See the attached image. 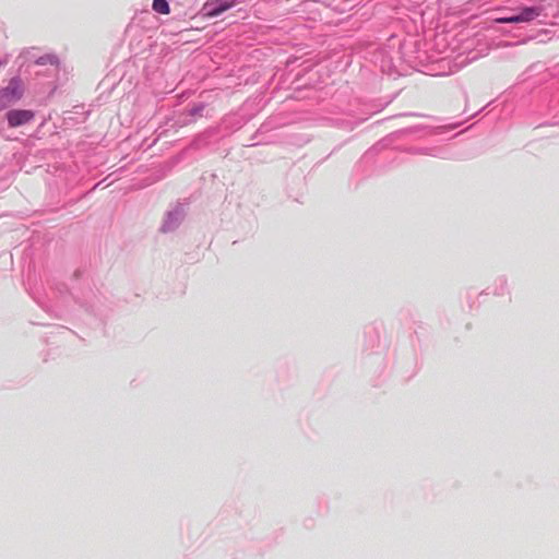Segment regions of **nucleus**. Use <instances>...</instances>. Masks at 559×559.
<instances>
[{"mask_svg":"<svg viewBox=\"0 0 559 559\" xmlns=\"http://www.w3.org/2000/svg\"><path fill=\"white\" fill-rule=\"evenodd\" d=\"M23 95V84L17 79H12L8 86L0 91V110L17 102Z\"/></svg>","mask_w":559,"mask_h":559,"instance_id":"nucleus-1","label":"nucleus"},{"mask_svg":"<svg viewBox=\"0 0 559 559\" xmlns=\"http://www.w3.org/2000/svg\"><path fill=\"white\" fill-rule=\"evenodd\" d=\"M540 14V10L535 7L524 8L519 14L500 17L497 20L498 23L512 24L530 22Z\"/></svg>","mask_w":559,"mask_h":559,"instance_id":"nucleus-2","label":"nucleus"},{"mask_svg":"<svg viewBox=\"0 0 559 559\" xmlns=\"http://www.w3.org/2000/svg\"><path fill=\"white\" fill-rule=\"evenodd\" d=\"M8 123L11 128L26 124L34 119V112L26 109H15L7 112Z\"/></svg>","mask_w":559,"mask_h":559,"instance_id":"nucleus-3","label":"nucleus"},{"mask_svg":"<svg viewBox=\"0 0 559 559\" xmlns=\"http://www.w3.org/2000/svg\"><path fill=\"white\" fill-rule=\"evenodd\" d=\"M236 0H216L215 5H207V15L209 16H218L226 10L234 7Z\"/></svg>","mask_w":559,"mask_h":559,"instance_id":"nucleus-4","label":"nucleus"},{"mask_svg":"<svg viewBox=\"0 0 559 559\" xmlns=\"http://www.w3.org/2000/svg\"><path fill=\"white\" fill-rule=\"evenodd\" d=\"M153 10L160 14L169 13V4L166 0H154Z\"/></svg>","mask_w":559,"mask_h":559,"instance_id":"nucleus-5","label":"nucleus"},{"mask_svg":"<svg viewBox=\"0 0 559 559\" xmlns=\"http://www.w3.org/2000/svg\"><path fill=\"white\" fill-rule=\"evenodd\" d=\"M37 64L44 66V64H55L57 66L59 63L58 58L55 55H45L39 57L36 60Z\"/></svg>","mask_w":559,"mask_h":559,"instance_id":"nucleus-6","label":"nucleus"}]
</instances>
